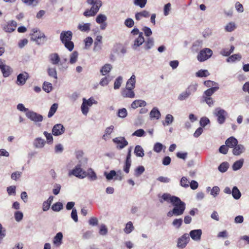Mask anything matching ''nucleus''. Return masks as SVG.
Listing matches in <instances>:
<instances>
[{
  "label": "nucleus",
  "instance_id": "42",
  "mask_svg": "<svg viewBox=\"0 0 249 249\" xmlns=\"http://www.w3.org/2000/svg\"><path fill=\"white\" fill-rule=\"evenodd\" d=\"M202 42L201 41H196L192 48V50L194 52H197L202 47Z\"/></svg>",
  "mask_w": 249,
  "mask_h": 249
},
{
  "label": "nucleus",
  "instance_id": "50",
  "mask_svg": "<svg viewBox=\"0 0 249 249\" xmlns=\"http://www.w3.org/2000/svg\"><path fill=\"white\" fill-rule=\"evenodd\" d=\"M236 28V24L233 22H230L225 27V29L227 32H231L234 31Z\"/></svg>",
  "mask_w": 249,
  "mask_h": 249
},
{
  "label": "nucleus",
  "instance_id": "32",
  "mask_svg": "<svg viewBox=\"0 0 249 249\" xmlns=\"http://www.w3.org/2000/svg\"><path fill=\"white\" fill-rule=\"evenodd\" d=\"M134 153L137 157H143L144 155V150L141 145H136L134 149Z\"/></svg>",
  "mask_w": 249,
  "mask_h": 249
},
{
  "label": "nucleus",
  "instance_id": "12",
  "mask_svg": "<svg viewBox=\"0 0 249 249\" xmlns=\"http://www.w3.org/2000/svg\"><path fill=\"white\" fill-rule=\"evenodd\" d=\"M113 142L118 144L117 148L119 149H122L128 145V142L124 137H118L113 139Z\"/></svg>",
  "mask_w": 249,
  "mask_h": 249
},
{
  "label": "nucleus",
  "instance_id": "47",
  "mask_svg": "<svg viewBox=\"0 0 249 249\" xmlns=\"http://www.w3.org/2000/svg\"><path fill=\"white\" fill-rule=\"evenodd\" d=\"M123 83V77L121 76L118 77L115 80L114 83V89H119Z\"/></svg>",
  "mask_w": 249,
  "mask_h": 249
},
{
  "label": "nucleus",
  "instance_id": "31",
  "mask_svg": "<svg viewBox=\"0 0 249 249\" xmlns=\"http://www.w3.org/2000/svg\"><path fill=\"white\" fill-rule=\"evenodd\" d=\"M90 23L79 24L78 25V29L82 32H88L90 30Z\"/></svg>",
  "mask_w": 249,
  "mask_h": 249
},
{
  "label": "nucleus",
  "instance_id": "56",
  "mask_svg": "<svg viewBox=\"0 0 249 249\" xmlns=\"http://www.w3.org/2000/svg\"><path fill=\"white\" fill-rule=\"evenodd\" d=\"M219 88L217 87L210 88L205 91L204 94L206 96L210 97Z\"/></svg>",
  "mask_w": 249,
  "mask_h": 249
},
{
  "label": "nucleus",
  "instance_id": "36",
  "mask_svg": "<svg viewBox=\"0 0 249 249\" xmlns=\"http://www.w3.org/2000/svg\"><path fill=\"white\" fill-rule=\"evenodd\" d=\"M191 95L189 92L186 90L180 93L178 96V99L179 101H182L187 100Z\"/></svg>",
  "mask_w": 249,
  "mask_h": 249
},
{
  "label": "nucleus",
  "instance_id": "22",
  "mask_svg": "<svg viewBox=\"0 0 249 249\" xmlns=\"http://www.w3.org/2000/svg\"><path fill=\"white\" fill-rule=\"evenodd\" d=\"M63 234L61 232H58L54 237L53 239V243L54 245L58 247L60 246L62 243Z\"/></svg>",
  "mask_w": 249,
  "mask_h": 249
},
{
  "label": "nucleus",
  "instance_id": "38",
  "mask_svg": "<svg viewBox=\"0 0 249 249\" xmlns=\"http://www.w3.org/2000/svg\"><path fill=\"white\" fill-rule=\"evenodd\" d=\"M149 16V13L148 11L144 10L142 12L137 13L135 15L136 20H140L142 17L147 18Z\"/></svg>",
  "mask_w": 249,
  "mask_h": 249
},
{
  "label": "nucleus",
  "instance_id": "15",
  "mask_svg": "<svg viewBox=\"0 0 249 249\" xmlns=\"http://www.w3.org/2000/svg\"><path fill=\"white\" fill-rule=\"evenodd\" d=\"M29 78V74L27 72H24L19 74L17 76L16 83L18 85H24Z\"/></svg>",
  "mask_w": 249,
  "mask_h": 249
},
{
  "label": "nucleus",
  "instance_id": "51",
  "mask_svg": "<svg viewBox=\"0 0 249 249\" xmlns=\"http://www.w3.org/2000/svg\"><path fill=\"white\" fill-rule=\"evenodd\" d=\"M229 164L227 162H223L220 164L218 167V170L220 172L224 173L229 168Z\"/></svg>",
  "mask_w": 249,
  "mask_h": 249
},
{
  "label": "nucleus",
  "instance_id": "21",
  "mask_svg": "<svg viewBox=\"0 0 249 249\" xmlns=\"http://www.w3.org/2000/svg\"><path fill=\"white\" fill-rule=\"evenodd\" d=\"M49 59L50 62L53 65H58L60 62L59 55L57 53H53L49 55Z\"/></svg>",
  "mask_w": 249,
  "mask_h": 249
},
{
  "label": "nucleus",
  "instance_id": "29",
  "mask_svg": "<svg viewBox=\"0 0 249 249\" xmlns=\"http://www.w3.org/2000/svg\"><path fill=\"white\" fill-rule=\"evenodd\" d=\"M150 116L152 119L158 120L160 117V113L157 108L154 107L150 112Z\"/></svg>",
  "mask_w": 249,
  "mask_h": 249
},
{
  "label": "nucleus",
  "instance_id": "11",
  "mask_svg": "<svg viewBox=\"0 0 249 249\" xmlns=\"http://www.w3.org/2000/svg\"><path fill=\"white\" fill-rule=\"evenodd\" d=\"M189 241V235L187 233H184L181 237L178 238L177 247L181 249H183L186 246Z\"/></svg>",
  "mask_w": 249,
  "mask_h": 249
},
{
  "label": "nucleus",
  "instance_id": "30",
  "mask_svg": "<svg viewBox=\"0 0 249 249\" xmlns=\"http://www.w3.org/2000/svg\"><path fill=\"white\" fill-rule=\"evenodd\" d=\"M112 66L109 64H106L103 66L100 70V72L103 75H106L110 72L112 69Z\"/></svg>",
  "mask_w": 249,
  "mask_h": 249
},
{
  "label": "nucleus",
  "instance_id": "2",
  "mask_svg": "<svg viewBox=\"0 0 249 249\" xmlns=\"http://www.w3.org/2000/svg\"><path fill=\"white\" fill-rule=\"evenodd\" d=\"M72 37V33L71 31H62L60 36V39L65 47L70 51H71L74 48V43L71 41Z\"/></svg>",
  "mask_w": 249,
  "mask_h": 249
},
{
  "label": "nucleus",
  "instance_id": "62",
  "mask_svg": "<svg viewBox=\"0 0 249 249\" xmlns=\"http://www.w3.org/2000/svg\"><path fill=\"white\" fill-rule=\"evenodd\" d=\"M81 109L82 113L85 115H87L89 112V107L88 106H87V105L86 104L85 101H83L81 107Z\"/></svg>",
  "mask_w": 249,
  "mask_h": 249
},
{
  "label": "nucleus",
  "instance_id": "33",
  "mask_svg": "<svg viewBox=\"0 0 249 249\" xmlns=\"http://www.w3.org/2000/svg\"><path fill=\"white\" fill-rule=\"evenodd\" d=\"M242 56L240 53L233 54L229 56L226 60L227 62H234L235 61H239L241 59Z\"/></svg>",
  "mask_w": 249,
  "mask_h": 249
},
{
  "label": "nucleus",
  "instance_id": "9",
  "mask_svg": "<svg viewBox=\"0 0 249 249\" xmlns=\"http://www.w3.org/2000/svg\"><path fill=\"white\" fill-rule=\"evenodd\" d=\"M26 117L34 122H41L43 120V116L33 111H28L26 113Z\"/></svg>",
  "mask_w": 249,
  "mask_h": 249
},
{
  "label": "nucleus",
  "instance_id": "18",
  "mask_svg": "<svg viewBox=\"0 0 249 249\" xmlns=\"http://www.w3.org/2000/svg\"><path fill=\"white\" fill-rule=\"evenodd\" d=\"M17 23L14 20H11L7 23V24L3 27V30L6 32L11 33L14 31L17 27Z\"/></svg>",
  "mask_w": 249,
  "mask_h": 249
},
{
  "label": "nucleus",
  "instance_id": "49",
  "mask_svg": "<svg viewBox=\"0 0 249 249\" xmlns=\"http://www.w3.org/2000/svg\"><path fill=\"white\" fill-rule=\"evenodd\" d=\"M198 85L196 83H194L190 85L186 90L190 93L191 95L192 93L195 92L197 89Z\"/></svg>",
  "mask_w": 249,
  "mask_h": 249
},
{
  "label": "nucleus",
  "instance_id": "19",
  "mask_svg": "<svg viewBox=\"0 0 249 249\" xmlns=\"http://www.w3.org/2000/svg\"><path fill=\"white\" fill-rule=\"evenodd\" d=\"M102 40L101 36H97L94 43L93 51L94 52H99L102 49Z\"/></svg>",
  "mask_w": 249,
  "mask_h": 249
},
{
  "label": "nucleus",
  "instance_id": "45",
  "mask_svg": "<svg viewBox=\"0 0 249 249\" xmlns=\"http://www.w3.org/2000/svg\"><path fill=\"white\" fill-rule=\"evenodd\" d=\"M145 169L143 166H139L134 171V176L136 177H140L144 172Z\"/></svg>",
  "mask_w": 249,
  "mask_h": 249
},
{
  "label": "nucleus",
  "instance_id": "58",
  "mask_svg": "<svg viewBox=\"0 0 249 249\" xmlns=\"http://www.w3.org/2000/svg\"><path fill=\"white\" fill-rule=\"evenodd\" d=\"M43 134L47 139V143L48 144L52 143L53 142V137L52 134L50 133H48L47 131H44L43 132Z\"/></svg>",
  "mask_w": 249,
  "mask_h": 249
},
{
  "label": "nucleus",
  "instance_id": "8",
  "mask_svg": "<svg viewBox=\"0 0 249 249\" xmlns=\"http://www.w3.org/2000/svg\"><path fill=\"white\" fill-rule=\"evenodd\" d=\"M81 165L77 164L75 168L69 172V175H73L76 177L83 178L86 177V172L83 171L81 168Z\"/></svg>",
  "mask_w": 249,
  "mask_h": 249
},
{
  "label": "nucleus",
  "instance_id": "55",
  "mask_svg": "<svg viewBox=\"0 0 249 249\" xmlns=\"http://www.w3.org/2000/svg\"><path fill=\"white\" fill-rule=\"evenodd\" d=\"M190 182L188 180V179L185 177H183L180 181V185L184 187V188H188L189 186Z\"/></svg>",
  "mask_w": 249,
  "mask_h": 249
},
{
  "label": "nucleus",
  "instance_id": "37",
  "mask_svg": "<svg viewBox=\"0 0 249 249\" xmlns=\"http://www.w3.org/2000/svg\"><path fill=\"white\" fill-rule=\"evenodd\" d=\"M233 197L235 199H239L241 196V194L236 186H234L231 193Z\"/></svg>",
  "mask_w": 249,
  "mask_h": 249
},
{
  "label": "nucleus",
  "instance_id": "60",
  "mask_svg": "<svg viewBox=\"0 0 249 249\" xmlns=\"http://www.w3.org/2000/svg\"><path fill=\"white\" fill-rule=\"evenodd\" d=\"M107 17L105 15L99 14L96 18V21L99 24L103 23L107 20Z\"/></svg>",
  "mask_w": 249,
  "mask_h": 249
},
{
  "label": "nucleus",
  "instance_id": "41",
  "mask_svg": "<svg viewBox=\"0 0 249 249\" xmlns=\"http://www.w3.org/2000/svg\"><path fill=\"white\" fill-rule=\"evenodd\" d=\"M21 1L27 6L34 7L38 4L39 0H21Z\"/></svg>",
  "mask_w": 249,
  "mask_h": 249
},
{
  "label": "nucleus",
  "instance_id": "17",
  "mask_svg": "<svg viewBox=\"0 0 249 249\" xmlns=\"http://www.w3.org/2000/svg\"><path fill=\"white\" fill-rule=\"evenodd\" d=\"M202 235V231L200 229L192 230L189 233V236L195 241H199Z\"/></svg>",
  "mask_w": 249,
  "mask_h": 249
},
{
  "label": "nucleus",
  "instance_id": "53",
  "mask_svg": "<svg viewBox=\"0 0 249 249\" xmlns=\"http://www.w3.org/2000/svg\"><path fill=\"white\" fill-rule=\"evenodd\" d=\"M210 75L209 71L206 70H200L196 73V76L199 77H205Z\"/></svg>",
  "mask_w": 249,
  "mask_h": 249
},
{
  "label": "nucleus",
  "instance_id": "46",
  "mask_svg": "<svg viewBox=\"0 0 249 249\" xmlns=\"http://www.w3.org/2000/svg\"><path fill=\"white\" fill-rule=\"evenodd\" d=\"M78 53L76 51H74L70 55V63L71 64H74L76 62L78 59Z\"/></svg>",
  "mask_w": 249,
  "mask_h": 249
},
{
  "label": "nucleus",
  "instance_id": "35",
  "mask_svg": "<svg viewBox=\"0 0 249 249\" xmlns=\"http://www.w3.org/2000/svg\"><path fill=\"white\" fill-rule=\"evenodd\" d=\"M244 163V159H242L236 161L232 165V170L237 171L242 168Z\"/></svg>",
  "mask_w": 249,
  "mask_h": 249
},
{
  "label": "nucleus",
  "instance_id": "16",
  "mask_svg": "<svg viewBox=\"0 0 249 249\" xmlns=\"http://www.w3.org/2000/svg\"><path fill=\"white\" fill-rule=\"evenodd\" d=\"M144 42V38L143 36V33L141 32L138 37L134 41V43L132 46L133 49L136 50L137 49L142 45Z\"/></svg>",
  "mask_w": 249,
  "mask_h": 249
},
{
  "label": "nucleus",
  "instance_id": "5",
  "mask_svg": "<svg viewBox=\"0 0 249 249\" xmlns=\"http://www.w3.org/2000/svg\"><path fill=\"white\" fill-rule=\"evenodd\" d=\"M213 51L209 48H204L201 50L198 53L197 58L200 62H204L211 57Z\"/></svg>",
  "mask_w": 249,
  "mask_h": 249
},
{
  "label": "nucleus",
  "instance_id": "39",
  "mask_svg": "<svg viewBox=\"0 0 249 249\" xmlns=\"http://www.w3.org/2000/svg\"><path fill=\"white\" fill-rule=\"evenodd\" d=\"M174 121V117L170 114L166 115L164 122H162L163 125H169L171 124Z\"/></svg>",
  "mask_w": 249,
  "mask_h": 249
},
{
  "label": "nucleus",
  "instance_id": "23",
  "mask_svg": "<svg viewBox=\"0 0 249 249\" xmlns=\"http://www.w3.org/2000/svg\"><path fill=\"white\" fill-rule=\"evenodd\" d=\"M135 83L136 77L134 74H133L126 82V89H133L135 87Z\"/></svg>",
  "mask_w": 249,
  "mask_h": 249
},
{
  "label": "nucleus",
  "instance_id": "43",
  "mask_svg": "<svg viewBox=\"0 0 249 249\" xmlns=\"http://www.w3.org/2000/svg\"><path fill=\"white\" fill-rule=\"evenodd\" d=\"M154 39L152 37H148L144 43V48L146 50L151 49L154 45Z\"/></svg>",
  "mask_w": 249,
  "mask_h": 249
},
{
  "label": "nucleus",
  "instance_id": "3",
  "mask_svg": "<svg viewBox=\"0 0 249 249\" xmlns=\"http://www.w3.org/2000/svg\"><path fill=\"white\" fill-rule=\"evenodd\" d=\"M87 1L88 4L92 5V7L90 9L86 10L83 15L87 17L95 16L102 6V1L101 0H87Z\"/></svg>",
  "mask_w": 249,
  "mask_h": 249
},
{
  "label": "nucleus",
  "instance_id": "1",
  "mask_svg": "<svg viewBox=\"0 0 249 249\" xmlns=\"http://www.w3.org/2000/svg\"><path fill=\"white\" fill-rule=\"evenodd\" d=\"M163 201L170 202L174 206L172 211H170L167 213V216L172 217L173 215L179 216L184 213L186 205L179 197L174 196H171L168 193H164L162 195L161 199H160V203H162Z\"/></svg>",
  "mask_w": 249,
  "mask_h": 249
},
{
  "label": "nucleus",
  "instance_id": "27",
  "mask_svg": "<svg viewBox=\"0 0 249 249\" xmlns=\"http://www.w3.org/2000/svg\"><path fill=\"white\" fill-rule=\"evenodd\" d=\"M122 95L124 97H127L132 98L135 97V93L132 89H124L122 92Z\"/></svg>",
  "mask_w": 249,
  "mask_h": 249
},
{
  "label": "nucleus",
  "instance_id": "54",
  "mask_svg": "<svg viewBox=\"0 0 249 249\" xmlns=\"http://www.w3.org/2000/svg\"><path fill=\"white\" fill-rule=\"evenodd\" d=\"M43 89L47 93L50 92L52 90V85L48 82H44L43 84Z\"/></svg>",
  "mask_w": 249,
  "mask_h": 249
},
{
  "label": "nucleus",
  "instance_id": "28",
  "mask_svg": "<svg viewBox=\"0 0 249 249\" xmlns=\"http://www.w3.org/2000/svg\"><path fill=\"white\" fill-rule=\"evenodd\" d=\"M47 73L51 77L54 78L55 80L57 79V71L55 67H49L47 69Z\"/></svg>",
  "mask_w": 249,
  "mask_h": 249
},
{
  "label": "nucleus",
  "instance_id": "20",
  "mask_svg": "<svg viewBox=\"0 0 249 249\" xmlns=\"http://www.w3.org/2000/svg\"><path fill=\"white\" fill-rule=\"evenodd\" d=\"M46 143L44 139L40 137L36 138L33 142L34 146L36 148H43Z\"/></svg>",
  "mask_w": 249,
  "mask_h": 249
},
{
  "label": "nucleus",
  "instance_id": "40",
  "mask_svg": "<svg viewBox=\"0 0 249 249\" xmlns=\"http://www.w3.org/2000/svg\"><path fill=\"white\" fill-rule=\"evenodd\" d=\"M58 105L56 103H54L52 105L49 111L48 117L49 118L52 117L56 111Z\"/></svg>",
  "mask_w": 249,
  "mask_h": 249
},
{
  "label": "nucleus",
  "instance_id": "64",
  "mask_svg": "<svg viewBox=\"0 0 249 249\" xmlns=\"http://www.w3.org/2000/svg\"><path fill=\"white\" fill-rule=\"evenodd\" d=\"M108 230L106 226L104 224H102L100 226L99 233L102 235H106L107 233Z\"/></svg>",
  "mask_w": 249,
  "mask_h": 249
},
{
  "label": "nucleus",
  "instance_id": "14",
  "mask_svg": "<svg viewBox=\"0 0 249 249\" xmlns=\"http://www.w3.org/2000/svg\"><path fill=\"white\" fill-rule=\"evenodd\" d=\"M64 126L61 124H55L52 129V134L55 136L63 134L65 132Z\"/></svg>",
  "mask_w": 249,
  "mask_h": 249
},
{
  "label": "nucleus",
  "instance_id": "34",
  "mask_svg": "<svg viewBox=\"0 0 249 249\" xmlns=\"http://www.w3.org/2000/svg\"><path fill=\"white\" fill-rule=\"evenodd\" d=\"M134 230V227L133 225L132 222L131 221H129L126 224L125 227L124 229V231L126 234H129Z\"/></svg>",
  "mask_w": 249,
  "mask_h": 249
},
{
  "label": "nucleus",
  "instance_id": "26",
  "mask_svg": "<svg viewBox=\"0 0 249 249\" xmlns=\"http://www.w3.org/2000/svg\"><path fill=\"white\" fill-rule=\"evenodd\" d=\"M238 143L236 139L233 137H231L228 138L225 142V144L229 147H234Z\"/></svg>",
  "mask_w": 249,
  "mask_h": 249
},
{
  "label": "nucleus",
  "instance_id": "63",
  "mask_svg": "<svg viewBox=\"0 0 249 249\" xmlns=\"http://www.w3.org/2000/svg\"><path fill=\"white\" fill-rule=\"evenodd\" d=\"M14 216L15 220L17 222H19L22 219L23 215L22 212L20 211H17L15 212Z\"/></svg>",
  "mask_w": 249,
  "mask_h": 249
},
{
  "label": "nucleus",
  "instance_id": "6",
  "mask_svg": "<svg viewBox=\"0 0 249 249\" xmlns=\"http://www.w3.org/2000/svg\"><path fill=\"white\" fill-rule=\"evenodd\" d=\"M213 114L217 117V122L219 124H222L225 122L226 116L228 115L227 112L220 107L215 108Z\"/></svg>",
  "mask_w": 249,
  "mask_h": 249
},
{
  "label": "nucleus",
  "instance_id": "44",
  "mask_svg": "<svg viewBox=\"0 0 249 249\" xmlns=\"http://www.w3.org/2000/svg\"><path fill=\"white\" fill-rule=\"evenodd\" d=\"M114 126L113 125H110L107 127L105 131V134L102 137L103 139L107 140V138H108V136H109L110 134L112 132Z\"/></svg>",
  "mask_w": 249,
  "mask_h": 249
},
{
  "label": "nucleus",
  "instance_id": "59",
  "mask_svg": "<svg viewBox=\"0 0 249 249\" xmlns=\"http://www.w3.org/2000/svg\"><path fill=\"white\" fill-rule=\"evenodd\" d=\"M182 223V219L181 218L175 219L173 222L172 225L177 229H179L181 226Z\"/></svg>",
  "mask_w": 249,
  "mask_h": 249
},
{
  "label": "nucleus",
  "instance_id": "48",
  "mask_svg": "<svg viewBox=\"0 0 249 249\" xmlns=\"http://www.w3.org/2000/svg\"><path fill=\"white\" fill-rule=\"evenodd\" d=\"M163 148L165 149L166 147L160 142H156L154 145L153 150L157 153H160Z\"/></svg>",
  "mask_w": 249,
  "mask_h": 249
},
{
  "label": "nucleus",
  "instance_id": "61",
  "mask_svg": "<svg viewBox=\"0 0 249 249\" xmlns=\"http://www.w3.org/2000/svg\"><path fill=\"white\" fill-rule=\"evenodd\" d=\"M147 0H134V3L136 5L139 6L141 8L145 6Z\"/></svg>",
  "mask_w": 249,
  "mask_h": 249
},
{
  "label": "nucleus",
  "instance_id": "13",
  "mask_svg": "<svg viewBox=\"0 0 249 249\" xmlns=\"http://www.w3.org/2000/svg\"><path fill=\"white\" fill-rule=\"evenodd\" d=\"M0 69L4 77L9 76L12 72V69L9 66L5 65L2 60H0Z\"/></svg>",
  "mask_w": 249,
  "mask_h": 249
},
{
  "label": "nucleus",
  "instance_id": "4",
  "mask_svg": "<svg viewBox=\"0 0 249 249\" xmlns=\"http://www.w3.org/2000/svg\"><path fill=\"white\" fill-rule=\"evenodd\" d=\"M104 176L107 180H110L114 178L115 180L121 181L123 178L122 172L121 170H118L117 172L115 170H111L109 173L105 172Z\"/></svg>",
  "mask_w": 249,
  "mask_h": 249
},
{
  "label": "nucleus",
  "instance_id": "25",
  "mask_svg": "<svg viewBox=\"0 0 249 249\" xmlns=\"http://www.w3.org/2000/svg\"><path fill=\"white\" fill-rule=\"evenodd\" d=\"M146 105L145 101L142 100H136L134 101L131 105V107L133 109H136L138 107H145Z\"/></svg>",
  "mask_w": 249,
  "mask_h": 249
},
{
  "label": "nucleus",
  "instance_id": "10",
  "mask_svg": "<svg viewBox=\"0 0 249 249\" xmlns=\"http://www.w3.org/2000/svg\"><path fill=\"white\" fill-rule=\"evenodd\" d=\"M132 147L130 146L128 149V152L126 157V160L124 162V164L123 167V170L125 173L128 174L129 172V169L131 165V151Z\"/></svg>",
  "mask_w": 249,
  "mask_h": 249
},
{
  "label": "nucleus",
  "instance_id": "7",
  "mask_svg": "<svg viewBox=\"0 0 249 249\" xmlns=\"http://www.w3.org/2000/svg\"><path fill=\"white\" fill-rule=\"evenodd\" d=\"M31 40L35 41L36 44L40 45L47 41V37L43 33L39 32L36 34H31Z\"/></svg>",
  "mask_w": 249,
  "mask_h": 249
},
{
  "label": "nucleus",
  "instance_id": "52",
  "mask_svg": "<svg viewBox=\"0 0 249 249\" xmlns=\"http://www.w3.org/2000/svg\"><path fill=\"white\" fill-rule=\"evenodd\" d=\"M63 208V206L61 202H56L52 206V209L55 212H59Z\"/></svg>",
  "mask_w": 249,
  "mask_h": 249
},
{
  "label": "nucleus",
  "instance_id": "24",
  "mask_svg": "<svg viewBox=\"0 0 249 249\" xmlns=\"http://www.w3.org/2000/svg\"><path fill=\"white\" fill-rule=\"evenodd\" d=\"M245 149L242 144H237L234 147L232 153L233 155L238 156L243 153Z\"/></svg>",
  "mask_w": 249,
  "mask_h": 249
},
{
  "label": "nucleus",
  "instance_id": "57",
  "mask_svg": "<svg viewBox=\"0 0 249 249\" xmlns=\"http://www.w3.org/2000/svg\"><path fill=\"white\" fill-rule=\"evenodd\" d=\"M127 115V110L125 108H123L119 109L118 111V116L119 117L124 118Z\"/></svg>",
  "mask_w": 249,
  "mask_h": 249
}]
</instances>
